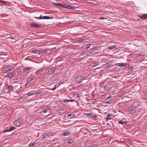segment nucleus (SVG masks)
I'll use <instances>...</instances> for the list:
<instances>
[{
  "label": "nucleus",
  "mask_w": 147,
  "mask_h": 147,
  "mask_svg": "<svg viewBox=\"0 0 147 147\" xmlns=\"http://www.w3.org/2000/svg\"><path fill=\"white\" fill-rule=\"evenodd\" d=\"M55 68V67H51L50 68L46 70L47 73L49 75L51 74L54 72Z\"/></svg>",
  "instance_id": "1"
},
{
  "label": "nucleus",
  "mask_w": 147,
  "mask_h": 147,
  "mask_svg": "<svg viewBox=\"0 0 147 147\" xmlns=\"http://www.w3.org/2000/svg\"><path fill=\"white\" fill-rule=\"evenodd\" d=\"M84 79V77L80 76L76 78V81L77 83H79L81 82Z\"/></svg>",
  "instance_id": "2"
},
{
  "label": "nucleus",
  "mask_w": 147,
  "mask_h": 147,
  "mask_svg": "<svg viewBox=\"0 0 147 147\" xmlns=\"http://www.w3.org/2000/svg\"><path fill=\"white\" fill-rule=\"evenodd\" d=\"M22 123L20 120H17L13 122V124L15 125L16 126H18L21 125Z\"/></svg>",
  "instance_id": "3"
},
{
  "label": "nucleus",
  "mask_w": 147,
  "mask_h": 147,
  "mask_svg": "<svg viewBox=\"0 0 147 147\" xmlns=\"http://www.w3.org/2000/svg\"><path fill=\"white\" fill-rule=\"evenodd\" d=\"M47 50L45 49L39 50L38 51V53H39V54L45 53L47 54Z\"/></svg>",
  "instance_id": "4"
},
{
  "label": "nucleus",
  "mask_w": 147,
  "mask_h": 147,
  "mask_svg": "<svg viewBox=\"0 0 147 147\" xmlns=\"http://www.w3.org/2000/svg\"><path fill=\"white\" fill-rule=\"evenodd\" d=\"M10 35L9 34H7L6 35H5L4 36H2V37H4L5 38H10L13 40L12 42H14L15 41V39L14 38H13L12 37H9Z\"/></svg>",
  "instance_id": "5"
},
{
  "label": "nucleus",
  "mask_w": 147,
  "mask_h": 147,
  "mask_svg": "<svg viewBox=\"0 0 147 147\" xmlns=\"http://www.w3.org/2000/svg\"><path fill=\"white\" fill-rule=\"evenodd\" d=\"M31 26L33 28H39L38 25L36 24V23H31L30 24Z\"/></svg>",
  "instance_id": "6"
},
{
  "label": "nucleus",
  "mask_w": 147,
  "mask_h": 147,
  "mask_svg": "<svg viewBox=\"0 0 147 147\" xmlns=\"http://www.w3.org/2000/svg\"><path fill=\"white\" fill-rule=\"evenodd\" d=\"M15 129V127H12L10 128L9 129L5 130L3 131V132L5 133L7 132H9L10 131H12L13 130H14Z\"/></svg>",
  "instance_id": "7"
},
{
  "label": "nucleus",
  "mask_w": 147,
  "mask_h": 147,
  "mask_svg": "<svg viewBox=\"0 0 147 147\" xmlns=\"http://www.w3.org/2000/svg\"><path fill=\"white\" fill-rule=\"evenodd\" d=\"M118 66L121 67L125 66L127 65V64L125 63H119L117 64Z\"/></svg>",
  "instance_id": "8"
},
{
  "label": "nucleus",
  "mask_w": 147,
  "mask_h": 147,
  "mask_svg": "<svg viewBox=\"0 0 147 147\" xmlns=\"http://www.w3.org/2000/svg\"><path fill=\"white\" fill-rule=\"evenodd\" d=\"M112 115V114H108L106 117V119L107 120H108L109 119H111V117Z\"/></svg>",
  "instance_id": "9"
},
{
  "label": "nucleus",
  "mask_w": 147,
  "mask_h": 147,
  "mask_svg": "<svg viewBox=\"0 0 147 147\" xmlns=\"http://www.w3.org/2000/svg\"><path fill=\"white\" fill-rule=\"evenodd\" d=\"M140 18L142 20H144L147 18V14H144L142 16H140Z\"/></svg>",
  "instance_id": "10"
},
{
  "label": "nucleus",
  "mask_w": 147,
  "mask_h": 147,
  "mask_svg": "<svg viewBox=\"0 0 147 147\" xmlns=\"http://www.w3.org/2000/svg\"><path fill=\"white\" fill-rule=\"evenodd\" d=\"M136 108V107H132L130 109H128V111L131 112H133V111H135Z\"/></svg>",
  "instance_id": "11"
},
{
  "label": "nucleus",
  "mask_w": 147,
  "mask_h": 147,
  "mask_svg": "<svg viewBox=\"0 0 147 147\" xmlns=\"http://www.w3.org/2000/svg\"><path fill=\"white\" fill-rule=\"evenodd\" d=\"M32 69L31 67H27L23 70V72H26L28 71H29Z\"/></svg>",
  "instance_id": "12"
},
{
  "label": "nucleus",
  "mask_w": 147,
  "mask_h": 147,
  "mask_svg": "<svg viewBox=\"0 0 147 147\" xmlns=\"http://www.w3.org/2000/svg\"><path fill=\"white\" fill-rule=\"evenodd\" d=\"M42 138H49V136L48 134H43L42 136Z\"/></svg>",
  "instance_id": "13"
},
{
  "label": "nucleus",
  "mask_w": 147,
  "mask_h": 147,
  "mask_svg": "<svg viewBox=\"0 0 147 147\" xmlns=\"http://www.w3.org/2000/svg\"><path fill=\"white\" fill-rule=\"evenodd\" d=\"M13 74L11 73L7 74L6 76L8 78H12L13 76Z\"/></svg>",
  "instance_id": "14"
},
{
  "label": "nucleus",
  "mask_w": 147,
  "mask_h": 147,
  "mask_svg": "<svg viewBox=\"0 0 147 147\" xmlns=\"http://www.w3.org/2000/svg\"><path fill=\"white\" fill-rule=\"evenodd\" d=\"M14 67L13 66H9L8 67H7V69L9 71H11L14 69Z\"/></svg>",
  "instance_id": "15"
},
{
  "label": "nucleus",
  "mask_w": 147,
  "mask_h": 147,
  "mask_svg": "<svg viewBox=\"0 0 147 147\" xmlns=\"http://www.w3.org/2000/svg\"><path fill=\"white\" fill-rule=\"evenodd\" d=\"M14 88V87L11 85H10L8 86L7 87V90H9V91H11V90L12 89Z\"/></svg>",
  "instance_id": "16"
},
{
  "label": "nucleus",
  "mask_w": 147,
  "mask_h": 147,
  "mask_svg": "<svg viewBox=\"0 0 147 147\" xmlns=\"http://www.w3.org/2000/svg\"><path fill=\"white\" fill-rule=\"evenodd\" d=\"M70 134L69 133V132L66 131L64 132L63 134L62 135L64 136H68Z\"/></svg>",
  "instance_id": "17"
},
{
  "label": "nucleus",
  "mask_w": 147,
  "mask_h": 147,
  "mask_svg": "<svg viewBox=\"0 0 147 147\" xmlns=\"http://www.w3.org/2000/svg\"><path fill=\"white\" fill-rule=\"evenodd\" d=\"M53 4L57 6H62L61 4L59 3H57L56 2L53 3Z\"/></svg>",
  "instance_id": "18"
},
{
  "label": "nucleus",
  "mask_w": 147,
  "mask_h": 147,
  "mask_svg": "<svg viewBox=\"0 0 147 147\" xmlns=\"http://www.w3.org/2000/svg\"><path fill=\"white\" fill-rule=\"evenodd\" d=\"M74 100H68L67 99H65L64 100L63 102H71L74 101Z\"/></svg>",
  "instance_id": "19"
},
{
  "label": "nucleus",
  "mask_w": 147,
  "mask_h": 147,
  "mask_svg": "<svg viewBox=\"0 0 147 147\" xmlns=\"http://www.w3.org/2000/svg\"><path fill=\"white\" fill-rule=\"evenodd\" d=\"M126 123V122H125L122 120H121L119 122V123L121 124L122 125L125 124Z\"/></svg>",
  "instance_id": "20"
},
{
  "label": "nucleus",
  "mask_w": 147,
  "mask_h": 147,
  "mask_svg": "<svg viewBox=\"0 0 147 147\" xmlns=\"http://www.w3.org/2000/svg\"><path fill=\"white\" fill-rule=\"evenodd\" d=\"M50 18L52 19L50 17H48L47 16H43L42 18V19H49Z\"/></svg>",
  "instance_id": "21"
},
{
  "label": "nucleus",
  "mask_w": 147,
  "mask_h": 147,
  "mask_svg": "<svg viewBox=\"0 0 147 147\" xmlns=\"http://www.w3.org/2000/svg\"><path fill=\"white\" fill-rule=\"evenodd\" d=\"M102 87L103 88L104 90L107 91L109 90V88L108 87H107L106 86H102Z\"/></svg>",
  "instance_id": "22"
},
{
  "label": "nucleus",
  "mask_w": 147,
  "mask_h": 147,
  "mask_svg": "<svg viewBox=\"0 0 147 147\" xmlns=\"http://www.w3.org/2000/svg\"><path fill=\"white\" fill-rule=\"evenodd\" d=\"M97 49V48H95L94 47L93 48H91L90 49V51L91 52L93 51H95V50H96Z\"/></svg>",
  "instance_id": "23"
},
{
  "label": "nucleus",
  "mask_w": 147,
  "mask_h": 147,
  "mask_svg": "<svg viewBox=\"0 0 147 147\" xmlns=\"http://www.w3.org/2000/svg\"><path fill=\"white\" fill-rule=\"evenodd\" d=\"M74 141L72 140H69L67 141V143L69 144H71L73 143Z\"/></svg>",
  "instance_id": "24"
},
{
  "label": "nucleus",
  "mask_w": 147,
  "mask_h": 147,
  "mask_svg": "<svg viewBox=\"0 0 147 147\" xmlns=\"http://www.w3.org/2000/svg\"><path fill=\"white\" fill-rule=\"evenodd\" d=\"M36 144V143L35 142H33L32 143H30L29 145V146H34Z\"/></svg>",
  "instance_id": "25"
},
{
  "label": "nucleus",
  "mask_w": 147,
  "mask_h": 147,
  "mask_svg": "<svg viewBox=\"0 0 147 147\" xmlns=\"http://www.w3.org/2000/svg\"><path fill=\"white\" fill-rule=\"evenodd\" d=\"M97 144H91L90 146H88V147H97Z\"/></svg>",
  "instance_id": "26"
},
{
  "label": "nucleus",
  "mask_w": 147,
  "mask_h": 147,
  "mask_svg": "<svg viewBox=\"0 0 147 147\" xmlns=\"http://www.w3.org/2000/svg\"><path fill=\"white\" fill-rule=\"evenodd\" d=\"M77 8V7H76L70 5V9H74Z\"/></svg>",
  "instance_id": "27"
},
{
  "label": "nucleus",
  "mask_w": 147,
  "mask_h": 147,
  "mask_svg": "<svg viewBox=\"0 0 147 147\" xmlns=\"http://www.w3.org/2000/svg\"><path fill=\"white\" fill-rule=\"evenodd\" d=\"M32 53H35L37 54L38 53V51L36 50H34L32 51Z\"/></svg>",
  "instance_id": "28"
},
{
  "label": "nucleus",
  "mask_w": 147,
  "mask_h": 147,
  "mask_svg": "<svg viewBox=\"0 0 147 147\" xmlns=\"http://www.w3.org/2000/svg\"><path fill=\"white\" fill-rule=\"evenodd\" d=\"M98 65V63L97 62H96L95 63H93V66L94 67L96 66L97 65Z\"/></svg>",
  "instance_id": "29"
},
{
  "label": "nucleus",
  "mask_w": 147,
  "mask_h": 147,
  "mask_svg": "<svg viewBox=\"0 0 147 147\" xmlns=\"http://www.w3.org/2000/svg\"><path fill=\"white\" fill-rule=\"evenodd\" d=\"M70 5L66 4V8L67 9H70Z\"/></svg>",
  "instance_id": "30"
},
{
  "label": "nucleus",
  "mask_w": 147,
  "mask_h": 147,
  "mask_svg": "<svg viewBox=\"0 0 147 147\" xmlns=\"http://www.w3.org/2000/svg\"><path fill=\"white\" fill-rule=\"evenodd\" d=\"M96 115H92L91 116V118H92V119L96 118Z\"/></svg>",
  "instance_id": "31"
},
{
  "label": "nucleus",
  "mask_w": 147,
  "mask_h": 147,
  "mask_svg": "<svg viewBox=\"0 0 147 147\" xmlns=\"http://www.w3.org/2000/svg\"><path fill=\"white\" fill-rule=\"evenodd\" d=\"M115 47H109L108 48L109 49H110V50H111L112 49H114L115 48Z\"/></svg>",
  "instance_id": "32"
},
{
  "label": "nucleus",
  "mask_w": 147,
  "mask_h": 147,
  "mask_svg": "<svg viewBox=\"0 0 147 147\" xmlns=\"http://www.w3.org/2000/svg\"><path fill=\"white\" fill-rule=\"evenodd\" d=\"M27 95H28V96H30L31 95H33V94L32 93H31V92H30L29 93H28L27 94Z\"/></svg>",
  "instance_id": "33"
},
{
  "label": "nucleus",
  "mask_w": 147,
  "mask_h": 147,
  "mask_svg": "<svg viewBox=\"0 0 147 147\" xmlns=\"http://www.w3.org/2000/svg\"><path fill=\"white\" fill-rule=\"evenodd\" d=\"M42 94V92H36V94L38 95L39 94Z\"/></svg>",
  "instance_id": "34"
},
{
  "label": "nucleus",
  "mask_w": 147,
  "mask_h": 147,
  "mask_svg": "<svg viewBox=\"0 0 147 147\" xmlns=\"http://www.w3.org/2000/svg\"><path fill=\"white\" fill-rule=\"evenodd\" d=\"M85 54H86L85 52L84 51V52H82L81 54H80L79 56V57L80 56L82 55Z\"/></svg>",
  "instance_id": "35"
},
{
  "label": "nucleus",
  "mask_w": 147,
  "mask_h": 147,
  "mask_svg": "<svg viewBox=\"0 0 147 147\" xmlns=\"http://www.w3.org/2000/svg\"><path fill=\"white\" fill-rule=\"evenodd\" d=\"M35 18H36V19H42V16L41 15L39 18H38V17H34Z\"/></svg>",
  "instance_id": "36"
},
{
  "label": "nucleus",
  "mask_w": 147,
  "mask_h": 147,
  "mask_svg": "<svg viewBox=\"0 0 147 147\" xmlns=\"http://www.w3.org/2000/svg\"><path fill=\"white\" fill-rule=\"evenodd\" d=\"M62 6H61V7H62L64 8H66V4H61Z\"/></svg>",
  "instance_id": "37"
},
{
  "label": "nucleus",
  "mask_w": 147,
  "mask_h": 147,
  "mask_svg": "<svg viewBox=\"0 0 147 147\" xmlns=\"http://www.w3.org/2000/svg\"><path fill=\"white\" fill-rule=\"evenodd\" d=\"M34 79V77H31L30 78V79L29 80V81L30 82H32V80H33Z\"/></svg>",
  "instance_id": "38"
},
{
  "label": "nucleus",
  "mask_w": 147,
  "mask_h": 147,
  "mask_svg": "<svg viewBox=\"0 0 147 147\" xmlns=\"http://www.w3.org/2000/svg\"><path fill=\"white\" fill-rule=\"evenodd\" d=\"M111 97V96H109L106 98L105 100H108V99H109V98H110Z\"/></svg>",
  "instance_id": "39"
},
{
  "label": "nucleus",
  "mask_w": 147,
  "mask_h": 147,
  "mask_svg": "<svg viewBox=\"0 0 147 147\" xmlns=\"http://www.w3.org/2000/svg\"><path fill=\"white\" fill-rule=\"evenodd\" d=\"M9 71L8 69H7L6 70H5L4 73H7Z\"/></svg>",
  "instance_id": "40"
},
{
  "label": "nucleus",
  "mask_w": 147,
  "mask_h": 147,
  "mask_svg": "<svg viewBox=\"0 0 147 147\" xmlns=\"http://www.w3.org/2000/svg\"><path fill=\"white\" fill-rule=\"evenodd\" d=\"M105 103L110 104V102L109 101H107L105 102Z\"/></svg>",
  "instance_id": "41"
},
{
  "label": "nucleus",
  "mask_w": 147,
  "mask_h": 147,
  "mask_svg": "<svg viewBox=\"0 0 147 147\" xmlns=\"http://www.w3.org/2000/svg\"><path fill=\"white\" fill-rule=\"evenodd\" d=\"M47 50V51H53V49H46ZM48 53V52H47V53Z\"/></svg>",
  "instance_id": "42"
},
{
  "label": "nucleus",
  "mask_w": 147,
  "mask_h": 147,
  "mask_svg": "<svg viewBox=\"0 0 147 147\" xmlns=\"http://www.w3.org/2000/svg\"><path fill=\"white\" fill-rule=\"evenodd\" d=\"M80 42H84V43L85 41V40H80Z\"/></svg>",
  "instance_id": "43"
},
{
  "label": "nucleus",
  "mask_w": 147,
  "mask_h": 147,
  "mask_svg": "<svg viewBox=\"0 0 147 147\" xmlns=\"http://www.w3.org/2000/svg\"><path fill=\"white\" fill-rule=\"evenodd\" d=\"M105 65L107 67H108L109 65V63H106Z\"/></svg>",
  "instance_id": "44"
},
{
  "label": "nucleus",
  "mask_w": 147,
  "mask_h": 147,
  "mask_svg": "<svg viewBox=\"0 0 147 147\" xmlns=\"http://www.w3.org/2000/svg\"><path fill=\"white\" fill-rule=\"evenodd\" d=\"M22 97H20L19 98L18 100H21L22 99Z\"/></svg>",
  "instance_id": "45"
},
{
  "label": "nucleus",
  "mask_w": 147,
  "mask_h": 147,
  "mask_svg": "<svg viewBox=\"0 0 147 147\" xmlns=\"http://www.w3.org/2000/svg\"><path fill=\"white\" fill-rule=\"evenodd\" d=\"M21 71H17L16 73L20 74L21 73Z\"/></svg>",
  "instance_id": "46"
},
{
  "label": "nucleus",
  "mask_w": 147,
  "mask_h": 147,
  "mask_svg": "<svg viewBox=\"0 0 147 147\" xmlns=\"http://www.w3.org/2000/svg\"><path fill=\"white\" fill-rule=\"evenodd\" d=\"M107 19V18H103V17H100V19L104 20V19Z\"/></svg>",
  "instance_id": "47"
},
{
  "label": "nucleus",
  "mask_w": 147,
  "mask_h": 147,
  "mask_svg": "<svg viewBox=\"0 0 147 147\" xmlns=\"http://www.w3.org/2000/svg\"><path fill=\"white\" fill-rule=\"evenodd\" d=\"M56 87H54L53 88H52L51 90H55V89H56Z\"/></svg>",
  "instance_id": "48"
},
{
  "label": "nucleus",
  "mask_w": 147,
  "mask_h": 147,
  "mask_svg": "<svg viewBox=\"0 0 147 147\" xmlns=\"http://www.w3.org/2000/svg\"><path fill=\"white\" fill-rule=\"evenodd\" d=\"M91 114H90L88 113H87L86 115H87V116H89V115H91Z\"/></svg>",
  "instance_id": "49"
},
{
  "label": "nucleus",
  "mask_w": 147,
  "mask_h": 147,
  "mask_svg": "<svg viewBox=\"0 0 147 147\" xmlns=\"http://www.w3.org/2000/svg\"><path fill=\"white\" fill-rule=\"evenodd\" d=\"M71 114H68L67 115V116L68 117H70L71 115Z\"/></svg>",
  "instance_id": "50"
},
{
  "label": "nucleus",
  "mask_w": 147,
  "mask_h": 147,
  "mask_svg": "<svg viewBox=\"0 0 147 147\" xmlns=\"http://www.w3.org/2000/svg\"><path fill=\"white\" fill-rule=\"evenodd\" d=\"M1 3H6V2L5 1H1Z\"/></svg>",
  "instance_id": "51"
},
{
  "label": "nucleus",
  "mask_w": 147,
  "mask_h": 147,
  "mask_svg": "<svg viewBox=\"0 0 147 147\" xmlns=\"http://www.w3.org/2000/svg\"><path fill=\"white\" fill-rule=\"evenodd\" d=\"M43 112L44 113H46L47 112V110H45L43 111Z\"/></svg>",
  "instance_id": "52"
},
{
  "label": "nucleus",
  "mask_w": 147,
  "mask_h": 147,
  "mask_svg": "<svg viewBox=\"0 0 147 147\" xmlns=\"http://www.w3.org/2000/svg\"><path fill=\"white\" fill-rule=\"evenodd\" d=\"M90 47H86V49H88V48H90Z\"/></svg>",
  "instance_id": "53"
},
{
  "label": "nucleus",
  "mask_w": 147,
  "mask_h": 147,
  "mask_svg": "<svg viewBox=\"0 0 147 147\" xmlns=\"http://www.w3.org/2000/svg\"><path fill=\"white\" fill-rule=\"evenodd\" d=\"M56 80V81H57V80H59V79H58V78H56V80Z\"/></svg>",
  "instance_id": "54"
},
{
  "label": "nucleus",
  "mask_w": 147,
  "mask_h": 147,
  "mask_svg": "<svg viewBox=\"0 0 147 147\" xmlns=\"http://www.w3.org/2000/svg\"><path fill=\"white\" fill-rule=\"evenodd\" d=\"M37 141V140H35V142H35V143H37V142H36V141Z\"/></svg>",
  "instance_id": "55"
},
{
  "label": "nucleus",
  "mask_w": 147,
  "mask_h": 147,
  "mask_svg": "<svg viewBox=\"0 0 147 147\" xmlns=\"http://www.w3.org/2000/svg\"><path fill=\"white\" fill-rule=\"evenodd\" d=\"M60 85V84H58V86H59Z\"/></svg>",
  "instance_id": "56"
},
{
  "label": "nucleus",
  "mask_w": 147,
  "mask_h": 147,
  "mask_svg": "<svg viewBox=\"0 0 147 147\" xmlns=\"http://www.w3.org/2000/svg\"><path fill=\"white\" fill-rule=\"evenodd\" d=\"M113 46H116V45H113Z\"/></svg>",
  "instance_id": "57"
},
{
  "label": "nucleus",
  "mask_w": 147,
  "mask_h": 147,
  "mask_svg": "<svg viewBox=\"0 0 147 147\" xmlns=\"http://www.w3.org/2000/svg\"><path fill=\"white\" fill-rule=\"evenodd\" d=\"M1 84L0 83V86H1Z\"/></svg>",
  "instance_id": "58"
},
{
  "label": "nucleus",
  "mask_w": 147,
  "mask_h": 147,
  "mask_svg": "<svg viewBox=\"0 0 147 147\" xmlns=\"http://www.w3.org/2000/svg\"><path fill=\"white\" fill-rule=\"evenodd\" d=\"M1 39V37H0V39Z\"/></svg>",
  "instance_id": "59"
}]
</instances>
